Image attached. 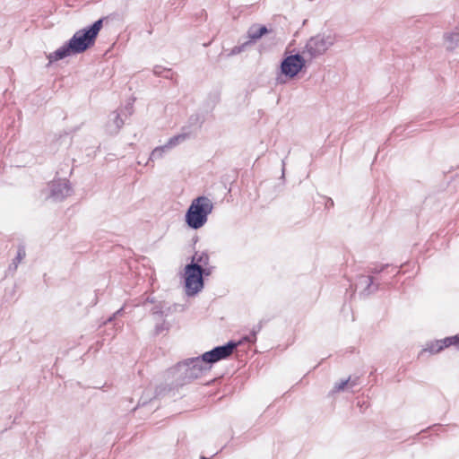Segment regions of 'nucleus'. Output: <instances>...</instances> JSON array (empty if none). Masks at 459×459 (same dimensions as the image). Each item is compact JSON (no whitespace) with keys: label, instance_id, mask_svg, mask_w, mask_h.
Wrapping results in <instances>:
<instances>
[{"label":"nucleus","instance_id":"1","mask_svg":"<svg viewBox=\"0 0 459 459\" xmlns=\"http://www.w3.org/2000/svg\"><path fill=\"white\" fill-rule=\"evenodd\" d=\"M104 20L105 18L99 19L90 28L76 31L66 45L53 53L54 59L59 60L72 54L82 53L93 46L103 27Z\"/></svg>","mask_w":459,"mask_h":459},{"label":"nucleus","instance_id":"2","mask_svg":"<svg viewBox=\"0 0 459 459\" xmlns=\"http://www.w3.org/2000/svg\"><path fill=\"white\" fill-rule=\"evenodd\" d=\"M212 209L213 204L208 197L199 196L194 199L186 214L187 224L193 229L203 227Z\"/></svg>","mask_w":459,"mask_h":459},{"label":"nucleus","instance_id":"3","mask_svg":"<svg viewBox=\"0 0 459 459\" xmlns=\"http://www.w3.org/2000/svg\"><path fill=\"white\" fill-rule=\"evenodd\" d=\"M202 268L198 264L186 267V288L188 294H195L203 288Z\"/></svg>","mask_w":459,"mask_h":459},{"label":"nucleus","instance_id":"4","mask_svg":"<svg viewBox=\"0 0 459 459\" xmlns=\"http://www.w3.org/2000/svg\"><path fill=\"white\" fill-rule=\"evenodd\" d=\"M236 347L237 343L234 342H229L227 345L216 347L210 351L204 352L202 356V359L207 363H215L230 357Z\"/></svg>","mask_w":459,"mask_h":459},{"label":"nucleus","instance_id":"5","mask_svg":"<svg viewBox=\"0 0 459 459\" xmlns=\"http://www.w3.org/2000/svg\"><path fill=\"white\" fill-rule=\"evenodd\" d=\"M453 345L457 346L455 335L431 342L426 349H424V351H428L430 354H437L441 352L446 348Z\"/></svg>","mask_w":459,"mask_h":459},{"label":"nucleus","instance_id":"6","mask_svg":"<svg viewBox=\"0 0 459 459\" xmlns=\"http://www.w3.org/2000/svg\"><path fill=\"white\" fill-rule=\"evenodd\" d=\"M305 61L299 55L289 56V78L294 77L304 66Z\"/></svg>","mask_w":459,"mask_h":459},{"label":"nucleus","instance_id":"7","mask_svg":"<svg viewBox=\"0 0 459 459\" xmlns=\"http://www.w3.org/2000/svg\"><path fill=\"white\" fill-rule=\"evenodd\" d=\"M307 51L313 55H319L326 50V45L324 39L319 38H312L307 44Z\"/></svg>","mask_w":459,"mask_h":459},{"label":"nucleus","instance_id":"8","mask_svg":"<svg viewBox=\"0 0 459 459\" xmlns=\"http://www.w3.org/2000/svg\"><path fill=\"white\" fill-rule=\"evenodd\" d=\"M186 137V134H178V135H176V136L170 138L165 146H160V147L155 148L153 150L152 155V156L161 155L162 152H164L165 148H169V147L177 145L180 141L185 140Z\"/></svg>","mask_w":459,"mask_h":459},{"label":"nucleus","instance_id":"9","mask_svg":"<svg viewBox=\"0 0 459 459\" xmlns=\"http://www.w3.org/2000/svg\"><path fill=\"white\" fill-rule=\"evenodd\" d=\"M268 32V30L265 26L254 24L252 25L248 30V38L252 40H255L260 39L262 36L266 34Z\"/></svg>","mask_w":459,"mask_h":459},{"label":"nucleus","instance_id":"10","mask_svg":"<svg viewBox=\"0 0 459 459\" xmlns=\"http://www.w3.org/2000/svg\"><path fill=\"white\" fill-rule=\"evenodd\" d=\"M351 379L348 378L347 380L341 381L340 383L336 384L333 387L334 392H340L344 390L349 385H350Z\"/></svg>","mask_w":459,"mask_h":459},{"label":"nucleus","instance_id":"11","mask_svg":"<svg viewBox=\"0 0 459 459\" xmlns=\"http://www.w3.org/2000/svg\"><path fill=\"white\" fill-rule=\"evenodd\" d=\"M281 71L283 74L287 75V56L284 57L281 61Z\"/></svg>","mask_w":459,"mask_h":459},{"label":"nucleus","instance_id":"12","mask_svg":"<svg viewBox=\"0 0 459 459\" xmlns=\"http://www.w3.org/2000/svg\"><path fill=\"white\" fill-rule=\"evenodd\" d=\"M24 256H25V252H24V250L20 249V250L18 251V258L21 260V259H22Z\"/></svg>","mask_w":459,"mask_h":459},{"label":"nucleus","instance_id":"13","mask_svg":"<svg viewBox=\"0 0 459 459\" xmlns=\"http://www.w3.org/2000/svg\"><path fill=\"white\" fill-rule=\"evenodd\" d=\"M455 337H456L457 347H459V333L455 334Z\"/></svg>","mask_w":459,"mask_h":459},{"label":"nucleus","instance_id":"14","mask_svg":"<svg viewBox=\"0 0 459 459\" xmlns=\"http://www.w3.org/2000/svg\"><path fill=\"white\" fill-rule=\"evenodd\" d=\"M354 385H355V383H354V382H352V383L350 385V386H353Z\"/></svg>","mask_w":459,"mask_h":459}]
</instances>
